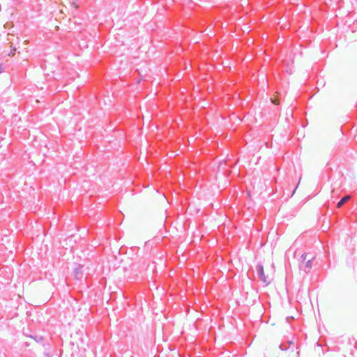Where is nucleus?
Wrapping results in <instances>:
<instances>
[{
    "mask_svg": "<svg viewBox=\"0 0 357 357\" xmlns=\"http://www.w3.org/2000/svg\"><path fill=\"white\" fill-rule=\"evenodd\" d=\"M15 52H16V48L13 47L12 50H10V52L8 53V55L10 56H14L15 54Z\"/></svg>",
    "mask_w": 357,
    "mask_h": 357,
    "instance_id": "6",
    "label": "nucleus"
},
{
    "mask_svg": "<svg viewBox=\"0 0 357 357\" xmlns=\"http://www.w3.org/2000/svg\"><path fill=\"white\" fill-rule=\"evenodd\" d=\"M248 196L250 199H251V194L250 192H248Z\"/></svg>",
    "mask_w": 357,
    "mask_h": 357,
    "instance_id": "7",
    "label": "nucleus"
},
{
    "mask_svg": "<svg viewBox=\"0 0 357 357\" xmlns=\"http://www.w3.org/2000/svg\"><path fill=\"white\" fill-rule=\"evenodd\" d=\"M154 199L158 201V204H165L166 203V197L164 194H160L158 190L153 195Z\"/></svg>",
    "mask_w": 357,
    "mask_h": 357,
    "instance_id": "2",
    "label": "nucleus"
},
{
    "mask_svg": "<svg viewBox=\"0 0 357 357\" xmlns=\"http://www.w3.org/2000/svg\"><path fill=\"white\" fill-rule=\"evenodd\" d=\"M279 94L280 93L278 92H276L275 93V98L271 100V102L275 104V105H280V100L278 99V97Z\"/></svg>",
    "mask_w": 357,
    "mask_h": 357,
    "instance_id": "5",
    "label": "nucleus"
},
{
    "mask_svg": "<svg viewBox=\"0 0 357 357\" xmlns=\"http://www.w3.org/2000/svg\"><path fill=\"white\" fill-rule=\"evenodd\" d=\"M257 271L261 280L267 287H269L272 293L278 289L285 294L287 292L286 280L287 278L284 274L275 277V268L271 261H267L265 266L258 265Z\"/></svg>",
    "mask_w": 357,
    "mask_h": 357,
    "instance_id": "1",
    "label": "nucleus"
},
{
    "mask_svg": "<svg viewBox=\"0 0 357 357\" xmlns=\"http://www.w3.org/2000/svg\"><path fill=\"white\" fill-rule=\"evenodd\" d=\"M1 72V66H0V73Z\"/></svg>",
    "mask_w": 357,
    "mask_h": 357,
    "instance_id": "8",
    "label": "nucleus"
},
{
    "mask_svg": "<svg viewBox=\"0 0 357 357\" xmlns=\"http://www.w3.org/2000/svg\"><path fill=\"white\" fill-rule=\"evenodd\" d=\"M351 199L349 195L344 196L337 204V208H340L344 203Z\"/></svg>",
    "mask_w": 357,
    "mask_h": 357,
    "instance_id": "4",
    "label": "nucleus"
},
{
    "mask_svg": "<svg viewBox=\"0 0 357 357\" xmlns=\"http://www.w3.org/2000/svg\"><path fill=\"white\" fill-rule=\"evenodd\" d=\"M137 223L142 228H144L147 225V218L145 215H140L137 219Z\"/></svg>",
    "mask_w": 357,
    "mask_h": 357,
    "instance_id": "3",
    "label": "nucleus"
}]
</instances>
